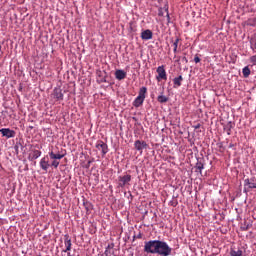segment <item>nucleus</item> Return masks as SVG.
Instances as JSON below:
<instances>
[{
	"mask_svg": "<svg viewBox=\"0 0 256 256\" xmlns=\"http://www.w3.org/2000/svg\"><path fill=\"white\" fill-rule=\"evenodd\" d=\"M141 39L143 41H149V40L153 39V32L149 29L142 31Z\"/></svg>",
	"mask_w": 256,
	"mask_h": 256,
	"instance_id": "obj_9",
	"label": "nucleus"
},
{
	"mask_svg": "<svg viewBox=\"0 0 256 256\" xmlns=\"http://www.w3.org/2000/svg\"><path fill=\"white\" fill-rule=\"evenodd\" d=\"M67 256H71V253L68 252Z\"/></svg>",
	"mask_w": 256,
	"mask_h": 256,
	"instance_id": "obj_34",
	"label": "nucleus"
},
{
	"mask_svg": "<svg viewBox=\"0 0 256 256\" xmlns=\"http://www.w3.org/2000/svg\"><path fill=\"white\" fill-rule=\"evenodd\" d=\"M50 167H54V169H57V167H59V161L53 160L52 163L50 164Z\"/></svg>",
	"mask_w": 256,
	"mask_h": 256,
	"instance_id": "obj_25",
	"label": "nucleus"
},
{
	"mask_svg": "<svg viewBox=\"0 0 256 256\" xmlns=\"http://www.w3.org/2000/svg\"><path fill=\"white\" fill-rule=\"evenodd\" d=\"M250 61L253 63V65H256V55L250 57Z\"/></svg>",
	"mask_w": 256,
	"mask_h": 256,
	"instance_id": "obj_27",
	"label": "nucleus"
},
{
	"mask_svg": "<svg viewBox=\"0 0 256 256\" xmlns=\"http://www.w3.org/2000/svg\"><path fill=\"white\" fill-rule=\"evenodd\" d=\"M193 128H194L195 130L201 129V124L198 123V124L194 125Z\"/></svg>",
	"mask_w": 256,
	"mask_h": 256,
	"instance_id": "obj_28",
	"label": "nucleus"
},
{
	"mask_svg": "<svg viewBox=\"0 0 256 256\" xmlns=\"http://www.w3.org/2000/svg\"><path fill=\"white\" fill-rule=\"evenodd\" d=\"M138 239H141V234L138 236Z\"/></svg>",
	"mask_w": 256,
	"mask_h": 256,
	"instance_id": "obj_33",
	"label": "nucleus"
},
{
	"mask_svg": "<svg viewBox=\"0 0 256 256\" xmlns=\"http://www.w3.org/2000/svg\"><path fill=\"white\" fill-rule=\"evenodd\" d=\"M52 97L56 99V101H63V90H61V88H55L53 90Z\"/></svg>",
	"mask_w": 256,
	"mask_h": 256,
	"instance_id": "obj_8",
	"label": "nucleus"
},
{
	"mask_svg": "<svg viewBox=\"0 0 256 256\" xmlns=\"http://www.w3.org/2000/svg\"><path fill=\"white\" fill-rule=\"evenodd\" d=\"M230 147H233V144H230Z\"/></svg>",
	"mask_w": 256,
	"mask_h": 256,
	"instance_id": "obj_35",
	"label": "nucleus"
},
{
	"mask_svg": "<svg viewBox=\"0 0 256 256\" xmlns=\"http://www.w3.org/2000/svg\"><path fill=\"white\" fill-rule=\"evenodd\" d=\"M105 256H112L113 255V248H108L104 252Z\"/></svg>",
	"mask_w": 256,
	"mask_h": 256,
	"instance_id": "obj_24",
	"label": "nucleus"
},
{
	"mask_svg": "<svg viewBox=\"0 0 256 256\" xmlns=\"http://www.w3.org/2000/svg\"><path fill=\"white\" fill-rule=\"evenodd\" d=\"M230 255L231 256H243V250H231Z\"/></svg>",
	"mask_w": 256,
	"mask_h": 256,
	"instance_id": "obj_22",
	"label": "nucleus"
},
{
	"mask_svg": "<svg viewBox=\"0 0 256 256\" xmlns=\"http://www.w3.org/2000/svg\"><path fill=\"white\" fill-rule=\"evenodd\" d=\"M101 83H107V80H106L105 78H103V79L101 80Z\"/></svg>",
	"mask_w": 256,
	"mask_h": 256,
	"instance_id": "obj_32",
	"label": "nucleus"
},
{
	"mask_svg": "<svg viewBox=\"0 0 256 256\" xmlns=\"http://www.w3.org/2000/svg\"><path fill=\"white\" fill-rule=\"evenodd\" d=\"M183 81V76H178L176 78L173 79V83H174V88L177 89V87H181V83Z\"/></svg>",
	"mask_w": 256,
	"mask_h": 256,
	"instance_id": "obj_15",
	"label": "nucleus"
},
{
	"mask_svg": "<svg viewBox=\"0 0 256 256\" xmlns=\"http://www.w3.org/2000/svg\"><path fill=\"white\" fill-rule=\"evenodd\" d=\"M41 155V151L39 150H34L32 154L33 159H39V156Z\"/></svg>",
	"mask_w": 256,
	"mask_h": 256,
	"instance_id": "obj_23",
	"label": "nucleus"
},
{
	"mask_svg": "<svg viewBox=\"0 0 256 256\" xmlns=\"http://www.w3.org/2000/svg\"><path fill=\"white\" fill-rule=\"evenodd\" d=\"M147 147H149V144H147V142L145 141L136 140L134 142V148L136 149V151H139L140 153H143V149H147Z\"/></svg>",
	"mask_w": 256,
	"mask_h": 256,
	"instance_id": "obj_5",
	"label": "nucleus"
},
{
	"mask_svg": "<svg viewBox=\"0 0 256 256\" xmlns=\"http://www.w3.org/2000/svg\"><path fill=\"white\" fill-rule=\"evenodd\" d=\"M49 157L52 160L60 161V159H63L65 157V154H55L53 151L49 152Z\"/></svg>",
	"mask_w": 256,
	"mask_h": 256,
	"instance_id": "obj_13",
	"label": "nucleus"
},
{
	"mask_svg": "<svg viewBox=\"0 0 256 256\" xmlns=\"http://www.w3.org/2000/svg\"><path fill=\"white\" fill-rule=\"evenodd\" d=\"M245 185H249V189H256V180H245Z\"/></svg>",
	"mask_w": 256,
	"mask_h": 256,
	"instance_id": "obj_17",
	"label": "nucleus"
},
{
	"mask_svg": "<svg viewBox=\"0 0 256 256\" xmlns=\"http://www.w3.org/2000/svg\"><path fill=\"white\" fill-rule=\"evenodd\" d=\"M146 95H147V87L140 88L138 96L133 101V106L141 107V105H143V103L145 102Z\"/></svg>",
	"mask_w": 256,
	"mask_h": 256,
	"instance_id": "obj_2",
	"label": "nucleus"
},
{
	"mask_svg": "<svg viewBox=\"0 0 256 256\" xmlns=\"http://www.w3.org/2000/svg\"><path fill=\"white\" fill-rule=\"evenodd\" d=\"M194 62L195 63H201V58H199V55H195V57H194Z\"/></svg>",
	"mask_w": 256,
	"mask_h": 256,
	"instance_id": "obj_26",
	"label": "nucleus"
},
{
	"mask_svg": "<svg viewBox=\"0 0 256 256\" xmlns=\"http://www.w3.org/2000/svg\"><path fill=\"white\" fill-rule=\"evenodd\" d=\"M173 248L169 247V244L161 240H150L144 242V252L151 253L152 255L169 256L171 255Z\"/></svg>",
	"mask_w": 256,
	"mask_h": 256,
	"instance_id": "obj_1",
	"label": "nucleus"
},
{
	"mask_svg": "<svg viewBox=\"0 0 256 256\" xmlns=\"http://www.w3.org/2000/svg\"><path fill=\"white\" fill-rule=\"evenodd\" d=\"M96 149H99V151H102V155L105 156L107 155V153L109 152V147L107 146V144L105 142H103L102 140H99L96 143Z\"/></svg>",
	"mask_w": 256,
	"mask_h": 256,
	"instance_id": "obj_6",
	"label": "nucleus"
},
{
	"mask_svg": "<svg viewBox=\"0 0 256 256\" xmlns=\"http://www.w3.org/2000/svg\"><path fill=\"white\" fill-rule=\"evenodd\" d=\"M40 167L42 171H48L49 167H51V164H49V158L43 157L40 160Z\"/></svg>",
	"mask_w": 256,
	"mask_h": 256,
	"instance_id": "obj_10",
	"label": "nucleus"
},
{
	"mask_svg": "<svg viewBox=\"0 0 256 256\" xmlns=\"http://www.w3.org/2000/svg\"><path fill=\"white\" fill-rule=\"evenodd\" d=\"M242 73H243V77H245V79H247V77H249V75H251V69H249V66H245L242 69Z\"/></svg>",
	"mask_w": 256,
	"mask_h": 256,
	"instance_id": "obj_18",
	"label": "nucleus"
},
{
	"mask_svg": "<svg viewBox=\"0 0 256 256\" xmlns=\"http://www.w3.org/2000/svg\"><path fill=\"white\" fill-rule=\"evenodd\" d=\"M195 168L197 169V171H199V173L201 174L202 171L205 169V162H203V160H198Z\"/></svg>",
	"mask_w": 256,
	"mask_h": 256,
	"instance_id": "obj_14",
	"label": "nucleus"
},
{
	"mask_svg": "<svg viewBox=\"0 0 256 256\" xmlns=\"http://www.w3.org/2000/svg\"><path fill=\"white\" fill-rule=\"evenodd\" d=\"M165 12H166V17H167L168 20H169V19H170V18H169V9H166Z\"/></svg>",
	"mask_w": 256,
	"mask_h": 256,
	"instance_id": "obj_29",
	"label": "nucleus"
},
{
	"mask_svg": "<svg viewBox=\"0 0 256 256\" xmlns=\"http://www.w3.org/2000/svg\"><path fill=\"white\" fill-rule=\"evenodd\" d=\"M234 124L233 122H228L224 129L227 131V135H231V129H233Z\"/></svg>",
	"mask_w": 256,
	"mask_h": 256,
	"instance_id": "obj_20",
	"label": "nucleus"
},
{
	"mask_svg": "<svg viewBox=\"0 0 256 256\" xmlns=\"http://www.w3.org/2000/svg\"><path fill=\"white\" fill-rule=\"evenodd\" d=\"M131 183V174H124L123 176L118 177V187H127Z\"/></svg>",
	"mask_w": 256,
	"mask_h": 256,
	"instance_id": "obj_3",
	"label": "nucleus"
},
{
	"mask_svg": "<svg viewBox=\"0 0 256 256\" xmlns=\"http://www.w3.org/2000/svg\"><path fill=\"white\" fill-rule=\"evenodd\" d=\"M158 103H167L169 101V98L165 95H160L157 98Z\"/></svg>",
	"mask_w": 256,
	"mask_h": 256,
	"instance_id": "obj_21",
	"label": "nucleus"
},
{
	"mask_svg": "<svg viewBox=\"0 0 256 256\" xmlns=\"http://www.w3.org/2000/svg\"><path fill=\"white\" fill-rule=\"evenodd\" d=\"M158 15H159L160 17H163V10L160 9Z\"/></svg>",
	"mask_w": 256,
	"mask_h": 256,
	"instance_id": "obj_30",
	"label": "nucleus"
},
{
	"mask_svg": "<svg viewBox=\"0 0 256 256\" xmlns=\"http://www.w3.org/2000/svg\"><path fill=\"white\" fill-rule=\"evenodd\" d=\"M250 45H251V49H253V51H255L256 49V35H252L250 38Z\"/></svg>",
	"mask_w": 256,
	"mask_h": 256,
	"instance_id": "obj_19",
	"label": "nucleus"
},
{
	"mask_svg": "<svg viewBox=\"0 0 256 256\" xmlns=\"http://www.w3.org/2000/svg\"><path fill=\"white\" fill-rule=\"evenodd\" d=\"M115 77L118 81H123V79L127 77V72H125L124 70H116Z\"/></svg>",
	"mask_w": 256,
	"mask_h": 256,
	"instance_id": "obj_12",
	"label": "nucleus"
},
{
	"mask_svg": "<svg viewBox=\"0 0 256 256\" xmlns=\"http://www.w3.org/2000/svg\"><path fill=\"white\" fill-rule=\"evenodd\" d=\"M0 133L3 137H7V139H11L16 135L15 130H11L9 128L0 129Z\"/></svg>",
	"mask_w": 256,
	"mask_h": 256,
	"instance_id": "obj_7",
	"label": "nucleus"
},
{
	"mask_svg": "<svg viewBox=\"0 0 256 256\" xmlns=\"http://www.w3.org/2000/svg\"><path fill=\"white\" fill-rule=\"evenodd\" d=\"M182 61H185L186 63H189V60L187 59V57H183Z\"/></svg>",
	"mask_w": 256,
	"mask_h": 256,
	"instance_id": "obj_31",
	"label": "nucleus"
},
{
	"mask_svg": "<svg viewBox=\"0 0 256 256\" xmlns=\"http://www.w3.org/2000/svg\"><path fill=\"white\" fill-rule=\"evenodd\" d=\"M156 72L158 74L156 76L157 81H167V71H165V66H159Z\"/></svg>",
	"mask_w": 256,
	"mask_h": 256,
	"instance_id": "obj_4",
	"label": "nucleus"
},
{
	"mask_svg": "<svg viewBox=\"0 0 256 256\" xmlns=\"http://www.w3.org/2000/svg\"><path fill=\"white\" fill-rule=\"evenodd\" d=\"M64 245H65V247H66V249L63 250L64 253H67V251H71V246H72L73 244L71 243V237H69V234H66V235L64 236Z\"/></svg>",
	"mask_w": 256,
	"mask_h": 256,
	"instance_id": "obj_11",
	"label": "nucleus"
},
{
	"mask_svg": "<svg viewBox=\"0 0 256 256\" xmlns=\"http://www.w3.org/2000/svg\"><path fill=\"white\" fill-rule=\"evenodd\" d=\"M179 41H181V38L177 37L175 40L171 39V43H173V52L177 53V48L179 47Z\"/></svg>",
	"mask_w": 256,
	"mask_h": 256,
	"instance_id": "obj_16",
	"label": "nucleus"
}]
</instances>
